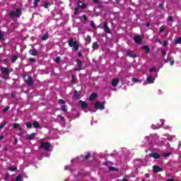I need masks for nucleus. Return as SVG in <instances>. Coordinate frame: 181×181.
I'll list each match as a JSON object with an SVG mask.
<instances>
[{
  "label": "nucleus",
  "instance_id": "1",
  "mask_svg": "<svg viewBox=\"0 0 181 181\" xmlns=\"http://www.w3.org/2000/svg\"><path fill=\"white\" fill-rule=\"evenodd\" d=\"M69 46L70 47H73L75 52H77L78 49H80V45L78 44V41H74L72 38L69 39Z\"/></svg>",
  "mask_w": 181,
  "mask_h": 181
},
{
  "label": "nucleus",
  "instance_id": "2",
  "mask_svg": "<svg viewBox=\"0 0 181 181\" xmlns=\"http://www.w3.org/2000/svg\"><path fill=\"white\" fill-rule=\"evenodd\" d=\"M10 18H13L16 16V18H20L21 15H22V10L21 8H17L16 11H11L9 13Z\"/></svg>",
  "mask_w": 181,
  "mask_h": 181
},
{
  "label": "nucleus",
  "instance_id": "3",
  "mask_svg": "<svg viewBox=\"0 0 181 181\" xmlns=\"http://www.w3.org/2000/svg\"><path fill=\"white\" fill-rule=\"evenodd\" d=\"M27 78H25L24 83L28 86L32 87L34 84L35 81H33V78L30 77V76H26Z\"/></svg>",
  "mask_w": 181,
  "mask_h": 181
},
{
  "label": "nucleus",
  "instance_id": "4",
  "mask_svg": "<svg viewBox=\"0 0 181 181\" xmlns=\"http://www.w3.org/2000/svg\"><path fill=\"white\" fill-rule=\"evenodd\" d=\"M13 129H19L20 132L18 133L19 136H22L25 132H23V129H22V127H21V124L19 123H14L13 124Z\"/></svg>",
  "mask_w": 181,
  "mask_h": 181
},
{
  "label": "nucleus",
  "instance_id": "5",
  "mask_svg": "<svg viewBox=\"0 0 181 181\" xmlns=\"http://www.w3.org/2000/svg\"><path fill=\"white\" fill-rule=\"evenodd\" d=\"M50 146H52V144H50V143L49 142H42L41 143V148L44 150V151H49L50 149Z\"/></svg>",
  "mask_w": 181,
  "mask_h": 181
},
{
  "label": "nucleus",
  "instance_id": "6",
  "mask_svg": "<svg viewBox=\"0 0 181 181\" xmlns=\"http://www.w3.org/2000/svg\"><path fill=\"white\" fill-rule=\"evenodd\" d=\"M95 108L96 110H105V106L104 105V103L100 102V101H97L95 103Z\"/></svg>",
  "mask_w": 181,
  "mask_h": 181
},
{
  "label": "nucleus",
  "instance_id": "7",
  "mask_svg": "<svg viewBox=\"0 0 181 181\" xmlns=\"http://www.w3.org/2000/svg\"><path fill=\"white\" fill-rule=\"evenodd\" d=\"M36 138V133H33L31 134H28L25 137V141H33Z\"/></svg>",
  "mask_w": 181,
  "mask_h": 181
},
{
  "label": "nucleus",
  "instance_id": "8",
  "mask_svg": "<svg viewBox=\"0 0 181 181\" xmlns=\"http://www.w3.org/2000/svg\"><path fill=\"white\" fill-rule=\"evenodd\" d=\"M148 156L150 158H153V159H160V154L156 153V152H153V153H150L148 154Z\"/></svg>",
  "mask_w": 181,
  "mask_h": 181
},
{
  "label": "nucleus",
  "instance_id": "9",
  "mask_svg": "<svg viewBox=\"0 0 181 181\" xmlns=\"http://www.w3.org/2000/svg\"><path fill=\"white\" fill-rule=\"evenodd\" d=\"M127 54L129 56V57H132V59H135L136 57V55L135 53H134V51L131 49H127Z\"/></svg>",
  "mask_w": 181,
  "mask_h": 181
},
{
  "label": "nucleus",
  "instance_id": "10",
  "mask_svg": "<svg viewBox=\"0 0 181 181\" xmlns=\"http://www.w3.org/2000/svg\"><path fill=\"white\" fill-rule=\"evenodd\" d=\"M103 29L106 33L110 34L111 30L108 27V23L105 22L103 23Z\"/></svg>",
  "mask_w": 181,
  "mask_h": 181
},
{
  "label": "nucleus",
  "instance_id": "11",
  "mask_svg": "<svg viewBox=\"0 0 181 181\" xmlns=\"http://www.w3.org/2000/svg\"><path fill=\"white\" fill-rule=\"evenodd\" d=\"M1 73L3 74H5L6 76H9V74H11V71H9V69H8V67H2Z\"/></svg>",
  "mask_w": 181,
  "mask_h": 181
},
{
  "label": "nucleus",
  "instance_id": "12",
  "mask_svg": "<svg viewBox=\"0 0 181 181\" xmlns=\"http://www.w3.org/2000/svg\"><path fill=\"white\" fill-rule=\"evenodd\" d=\"M134 40L136 43H141L142 42V37L140 35H135L134 37Z\"/></svg>",
  "mask_w": 181,
  "mask_h": 181
},
{
  "label": "nucleus",
  "instance_id": "13",
  "mask_svg": "<svg viewBox=\"0 0 181 181\" xmlns=\"http://www.w3.org/2000/svg\"><path fill=\"white\" fill-rule=\"evenodd\" d=\"M162 168L158 165L153 166V172H154V173H159V172H162Z\"/></svg>",
  "mask_w": 181,
  "mask_h": 181
},
{
  "label": "nucleus",
  "instance_id": "14",
  "mask_svg": "<svg viewBox=\"0 0 181 181\" xmlns=\"http://www.w3.org/2000/svg\"><path fill=\"white\" fill-rule=\"evenodd\" d=\"M119 83V79L118 78H115L112 81V87H117Z\"/></svg>",
  "mask_w": 181,
  "mask_h": 181
},
{
  "label": "nucleus",
  "instance_id": "15",
  "mask_svg": "<svg viewBox=\"0 0 181 181\" xmlns=\"http://www.w3.org/2000/svg\"><path fill=\"white\" fill-rule=\"evenodd\" d=\"M78 7L81 8V9H86V8H87V4L80 1L78 2Z\"/></svg>",
  "mask_w": 181,
  "mask_h": 181
},
{
  "label": "nucleus",
  "instance_id": "16",
  "mask_svg": "<svg viewBox=\"0 0 181 181\" xmlns=\"http://www.w3.org/2000/svg\"><path fill=\"white\" fill-rule=\"evenodd\" d=\"M98 97V95L95 93H92L89 96V101H94Z\"/></svg>",
  "mask_w": 181,
  "mask_h": 181
},
{
  "label": "nucleus",
  "instance_id": "17",
  "mask_svg": "<svg viewBox=\"0 0 181 181\" xmlns=\"http://www.w3.org/2000/svg\"><path fill=\"white\" fill-rule=\"evenodd\" d=\"M29 53L31 56H37L39 52H37V49H33L29 50Z\"/></svg>",
  "mask_w": 181,
  "mask_h": 181
},
{
  "label": "nucleus",
  "instance_id": "18",
  "mask_svg": "<svg viewBox=\"0 0 181 181\" xmlns=\"http://www.w3.org/2000/svg\"><path fill=\"white\" fill-rule=\"evenodd\" d=\"M146 81H147L148 84H152L155 81V78H153V77L149 76H147Z\"/></svg>",
  "mask_w": 181,
  "mask_h": 181
},
{
  "label": "nucleus",
  "instance_id": "19",
  "mask_svg": "<svg viewBox=\"0 0 181 181\" xmlns=\"http://www.w3.org/2000/svg\"><path fill=\"white\" fill-rule=\"evenodd\" d=\"M79 104L81 105V108L84 110V108H87L88 107V104H87L85 101L79 100Z\"/></svg>",
  "mask_w": 181,
  "mask_h": 181
},
{
  "label": "nucleus",
  "instance_id": "20",
  "mask_svg": "<svg viewBox=\"0 0 181 181\" xmlns=\"http://www.w3.org/2000/svg\"><path fill=\"white\" fill-rule=\"evenodd\" d=\"M81 158H82L85 160H87V159H90V158H91V153H90V152H87V154L86 156L81 155Z\"/></svg>",
  "mask_w": 181,
  "mask_h": 181
},
{
  "label": "nucleus",
  "instance_id": "21",
  "mask_svg": "<svg viewBox=\"0 0 181 181\" xmlns=\"http://www.w3.org/2000/svg\"><path fill=\"white\" fill-rule=\"evenodd\" d=\"M141 49H143L144 50H145V52L146 54L149 53V52H151V47H149V46L148 45H144L141 47Z\"/></svg>",
  "mask_w": 181,
  "mask_h": 181
},
{
  "label": "nucleus",
  "instance_id": "22",
  "mask_svg": "<svg viewBox=\"0 0 181 181\" xmlns=\"http://www.w3.org/2000/svg\"><path fill=\"white\" fill-rule=\"evenodd\" d=\"M33 127L36 129L40 128V124H39V122L34 120L33 122Z\"/></svg>",
  "mask_w": 181,
  "mask_h": 181
},
{
  "label": "nucleus",
  "instance_id": "23",
  "mask_svg": "<svg viewBox=\"0 0 181 181\" xmlns=\"http://www.w3.org/2000/svg\"><path fill=\"white\" fill-rule=\"evenodd\" d=\"M98 47H99L98 42H95L93 43L92 48H93V51L98 50Z\"/></svg>",
  "mask_w": 181,
  "mask_h": 181
},
{
  "label": "nucleus",
  "instance_id": "24",
  "mask_svg": "<svg viewBox=\"0 0 181 181\" xmlns=\"http://www.w3.org/2000/svg\"><path fill=\"white\" fill-rule=\"evenodd\" d=\"M49 39V33H46L45 35H43L41 37L42 40H47Z\"/></svg>",
  "mask_w": 181,
  "mask_h": 181
},
{
  "label": "nucleus",
  "instance_id": "25",
  "mask_svg": "<svg viewBox=\"0 0 181 181\" xmlns=\"http://www.w3.org/2000/svg\"><path fill=\"white\" fill-rule=\"evenodd\" d=\"M23 175L20 174L16 177V181H23Z\"/></svg>",
  "mask_w": 181,
  "mask_h": 181
},
{
  "label": "nucleus",
  "instance_id": "26",
  "mask_svg": "<svg viewBox=\"0 0 181 181\" xmlns=\"http://www.w3.org/2000/svg\"><path fill=\"white\" fill-rule=\"evenodd\" d=\"M16 60H18V56L13 55L11 57V63H16Z\"/></svg>",
  "mask_w": 181,
  "mask_h": 181
},
{
  "label": "nucleus",
  "instance_id": "27",
  "mask_svg": "<svg viewBox=\"0 0 181 181\" xmlns=\"http://www.w3.org/2000/svg\"><path fill=\"white\" fill-rule=\"evenodd\" d=\"M108 168H109V170H110L111 172H118V168L115 167L109 166Z\"/></svg>",
  "mask_w": 181,
  "mask_h": 181
},
{
  "label": "nucleus",
  "instance_id": "28",
  "mask_svg": "<svg viewBox=\"0 0 181 181\" xmlns=\"http://www.w3.org/2000/svg\"><path fill=\"white\" fill-rule=\"evenodd\" d=\"M76 63H77L78 67H80V69H81L83 67V62H81V60L76 59Z\"/></svg>",
  "mask_w": 181,
  "mask_h": 181
},
{
  "label": "nucleus",
  "instance_id": "29",
  "mask_svg": "<svg viewBox=\"0 0 181 181\" xmlns=\"http://www.w3.org/2000/svg\"><path fill=\"white\" fill-rule=\"evenodd\" d=\"M18 169V168L16 167H8L7 168V170H10V172H15V170H16Z\"/></svg>",
  "mask_w": 181,
  "mask_h": 181
},
{
  "label": "nucleus",
  "instance_id": "30",
  "mask_svg": "<svg viewBox=\"0 0 181 181\" xmlns=\"http://www.w3.org/2000/svg\"><path fill=\"white\" fill-rule=\"evenodd\" d=\"M39 2H40V0H34L33 5L35 6V8L39 6Z\"/></svg>",
  "mask_w": 181,
  "mask_h": 181
},
{
  "label": "nucleus",
  "instance_id": "31",
  "mask_svg": "<svg viewBox=\"0 0 181 181\" xmlns=\"http://www.w3.org/2000/svg\"><path fill=\"white\" fill-rule=\"evenodd\" d=\"M175 45H180L181 44V37H179L177 40L175 41Z\"/></svg>",
  "mask_w": 181,
  "mask_h": 181
},
{
  "label": "nucleus",
  "instance_id": "32",
  "mask_svg": "<svg viewBox=\"0 0 181 181\" xmlns=\"http://www.w3.org/2000/svg\"><path fill=\"white\" fill-rule=\"evenodd\" d=\"M78 11H80V7L75 8L74 15H78Z\"/></svg>",
  "mask_w": 181,
  "mask_h": 181
},
{
  "label": "nucleus",
  "instance_id": "33",
  "mask_svg": "<svg viewBox=\"0 0 181 181\" xmlns=\"http://www.w3.org/2000/svg\"><path fill=\"white\" fill-rule=\"evenodd\" d=\"M62 59V58L60 57H57L54 60L55 63H57V64H59V63H60V60Z\"/></svg>",
  "mask_w": 181,
  "mask_h": 181
},
{
  "label": "nucleus",
  "instance_id": "34",
  "mask_svg": "<svg viewBox=\"0 0 181 181\" xmlns=\"http://www.w3.org/2000/svg\"><path fill=\"white\" fill-rule=\"evenodd\" d=\"M49 5H50V3H49V1H46V2L44 4V8H45V9H49Z\"/></svg>",
  "mask_w": 181,
  "mask_h": 181
},
{
  "label": "nucleus",
  "instance_id": "35",
  "mask_svg": "<svg viewBox=\"0 0 181 181\" xmlns=\"http://www.w3.org/2000/svg\"><path fill=\"white\" fill-rule=\"evenodd\" d=\"M61 110L64 111V112H67V106L63 105L61 107Z\"/></svg>",
  "mask_w": 181,
  "mask_h": 181
},
{
  "label": "nucleus",
  "instance_id": "36",
  "mask_svg": "<svg viewBox=\"0 0 181 181\" xmlns=\"http://www.w3.org/2000/svg\"><path fill=\"white\" fill-rule=\"evenodd\" d=\"M5 40V35L2 33V31L0 30V40Z\"/></svg>",
  "mask_w": 181,
  "mask_h": 181
},
{
  "label": "nucleus",
  "instance_id": "37",
  "mask_svg": "<svg viewBox=\"0 0 181 181\" xmlns=\"http://www.w3.org/2000/svg\"><path fill=\"white\" fill-rule=\"evenodd\" d=\"M10 109H11V107L6 106L3 109V112H8V111H9Z\"/></svg>",
  "mask_w": 181,
  "mask_h": 181
},
{
  "label": "nucleus",
  "instance_id": "38",
  "mask_svg": "<svg viewBox=\"0 0 181 181\" xmlns=\"http://www.w3.org/2000/svg\"><path fill=\"white\" fill-rule=\"evenodd\" d=\"M25 125H26L27 128H28V129H30V128H32L33 124L30 122H27V123H25Z\"/></svg>",
  "mask_w": 181,
  "mask_h": 181
},
{
  "label": "nucleus",
  "instance_id": "39",
  "mask_svg": "<svg viewBox=\"0 0 181 181\" xmlns=\"http://www.w3.org/2000/svg\"><path fill=\"white\" fill-rule=\"evenodd\" d=\"M58 104H60V105L66 104V101H64V100H63V99H59V100H58Z\"/></svg>",
  "mask_w": 181,
  "mask_h": 181
},
{
  "label": "nucleus",
  "instance_id": "40",
  "mask_svg": "<svg viewBox=\"0 0 181 181\" xmlns=\"http://www.w3.org/2000/svg\"><path fill=\"white\" fill-rule=\"evenodd\" d=\"M167 22H173V17L172 16H168Z\"/></svg>",
  "mask_w": 181,
  "mask_h": 181
},
{
  "label": "nucleus",
  "instance_id": "41",
  "mask_svg": "<svg viewBox=\"0 0 181 181\" xmlns=\"http://www.w3.org/2000/svg\"><path fill=\"white\" fill-rule=\"evenodd\" d=\"M28 62H30V63H35L36 59H35V58H29L28 59Z\"/></svg>",
  "mask_w": 181,
  "mask_h": 181
},
{
  "label": "nucleus",
  "instance_id": "42",
  "mask_svg": "<svg viewBox=\"0 0 181 181\" xmlns=\"http://www.w3.org/2000/svg\"><path fill=\"white\" fill-rule=\"evenodd\" d=\"M90 26L91 28H93V29H95V23L93 21H90Z\"/></svg>",
  "mask_w": 181,
  "mask_h": 181
},
{
  "label": "nucleus",
  "instance_id": "43",
  "mask_svg": "<svg viewBox=\"0 0 181 181\" xmlns=\"http://www.w3.org/2000/svg\"><path fill=\"white\" fill-rule=\"evenodd\" d=\"M160 33L165 32V26H161L159 29Z\"/></svg>",
  "mask_w": 181,
  "mask_h": 181
},
{
  "label": "nucleus",
  "instance_id": "44",
  "mask_svg": "<svg viewBox=\"0 0 181 181\" xmlns=\"http://www.w3.org/2000/svg\"><path fill=\"white\" fill-rule=\"evenodd\" d=\"M86 40V42H89V43H90V42H91V36L87 35Z\"/></svg>",
  "mask_w": 181,
  "mask_h": 181
},
{
  "label": "nucleus",
  "instance_id": "45",
  "mask_svg": "<svg viewBox=\"0 0 181 181\" xmlns=\"http://www.w3.org/2000/svg\"><path fill=\"white\" fill-rule=\"evenodd\" d=\"M150 73H153V72H156V68L155 67H152L151 69H150L149 70Z\"/></svg>",
  "mask_w": 181,
  "mask_h": 181
},
{
  "label": "nucleus",
  "instance_id": "46",
  "mask_svg": "<svg viewBox=\"0 0 181 181\" xmlns=\"http://www.w3.org/2000/svg\"><path fill=\"white\" fill-rule=\"evenodd\" d=\"M83 20L84 21V22L88 21V18H87V16L86 14L83 15Z\"/></svg>",
  "mask_w": 181,
  "mask_h": 181
},
{
  "label": "nucleus",
  "instance_id": "47",
  "mask_svg": "<svg viewBox=\"0 0 181 181\" xmlns=\"http://www.w3.org/2000/svg\"><path fill=\"white\" fill-rule=\"evenodd\" d=\"M58 117L60 118V119L62 122H64V121H65L64 117H63L62 115H58Z\"/></svg>",
  "mask_w": 181,
  "mask_h": 181
},
{
  "label": "nucleus",
  "instance_id": "48",
  "mask_svg": "<svg viewBox=\"0 0 181 181\" xmlns=\"http://www.w3.org/2000/svg\"><path fill=\"white\" fill-rule=\"evenodd\" d=\"M6 124H8V122H5L4 123L0 125V131L4 128V127H5Z\"/></svg>",
  "mask_w": 181,
  "mask_h": 181
},
{
  "label": "nucleus",
  "instance_id": "49",
  "mask_svg": "<svg viewBox=\"0 0 181 181\" xmlns=\"http://www.w3.org/2000/svg\"><path fill=\"white\" fill-rule=\"evenodd\" d=\"M79 96H80V95L78 94V93L77 91H76L74 93V98H78Z\"/></svg>",
  "mask_w": 181,
  "mask_h": 181
},
{
  "label": "nucleus",
  "instance_id": "50",
  "mask_svg": "<svg viewBox=\"0 0 181 181\" xmlns=\"http://www.w3.org/2000/svg\"><path fill=\"white\" fill-rule=\"evenodd\" d=\"M161 54H163V56H166V49H161Z\"/></svg>",
  "mask_w": 181,
  "mask_h": 181
},
{
  "label": "nucleus",
  "instance_id": "51",
  "mask_svg": "<svg viewBox=\"0 0 181 181\" xmlns=\"http://www.w3.org/2000/svg\"><path fill=\"white\" fill-rule=\"evenodd\" d=\"M9 179V173H6L4 177V180H8Z\"/></svg>",
  "mask_w": 181,
  "mask_h": 181
},
{
  "label": "nucleus",
  "instance_id": "52",
  "mask_svg": "<svg viewBox=\"0 0 181 181\" xmlns=\"http://www.w3.org/2000/svg\"><path fill=\"white\" fill-rule=\"evenodd\" d=\"M2 78H4V80H9V76H2Z\"/></svg>",
  "mask_w": 181,
  "mask_h": 181
},
{
  "label": "nucleus",
  "instance_id": "53",
  "mask_svg": "<svg viewBox=\"0 0 181 181\" xmlns=\"http://www.w3.org/2000/svg\"><path fill=\"white\" fill-rule=\"evenodd\" d=\"M133 81H134V83H138V81H139V79H138V78H133Z\"/></svg>",
  "mask_w": 181,
  "mask_h": 181
},
{
  "label": "nucleus",
  "instance_id": "54",
  "mask_svg": "<svg viewBox=\"0 0 181 181\" xmlns=\"http://www.w3.org/2000/svg\"><path fill=\"white\" fill-rule=\"evenodd\" d=\"M94 4H100V0H92Z\"/></svg>",
  "mask_w": 181,
  "mask_h": 181
},
{
  "label": "nucleus",
  "instance_id": "55",
  "mask_svg": "<svg viewBox=\"0 0 181 181\" xmlns=\"http://www.w3.org/2000/svg\"><path fill=\"white\" fill-rule=\"evenodd\" d=\"M156 42H158V43H159L160 45H162V41L159 38L156 39Z\"/></svg>",
  "mask_w": 181,
  "mask_h": 181
},
{
  "label": "nucleus",
  "instance_id": "56",
  "mask_svg": "<svg viewBox=\"0 0 181 181\" xmlns=\"http://www.w3.org/2000/svg\"><path fill=\"white\" fill-rule=\"evenodd\" d=\"M163 46H168V41L167 40H165L163 42Z\"/></svg>",
  "mask_w": 181,
  "mask_h": 181
},
{
  "label": "nucleus",
  "instance_id": "57",
  "mask_svg": "<svg viewBox=\"0 0 181 181\" xmlns=\"http://www.w3.org/2000/svg\"><path fill=\"white\" fill-rule=\"evenodd\" d=\"M158 6L160 9H163V4H159Z\"/></svg>",
  "mask_w": 181,
  "mask_h": 181
},
{
  "label": "nucleus",
  "instance_id": "58",
  "mask_svg": "<svg viewBox=\"0 0 181 181\" xmlns=\"http://www.w3.org/2000/svg\"><path fill=\"white\" fill-rule=\"evenodd\" d=\"M170 66H173V64H175V61L174 60L170 61Z\"/></svg>",
  "mask_w": 181,
  "mask_h": 181
},
{
  "label": "nucleus",
  "instance_id": "59",
  "mask_svg": "<svg viewBox=\"0 0 181 181\" xmlns=\"http://www.w3.org/2000/svg\"><path fill=\"white\" fill-rule=\"evenodd\" d=\"M78 56L79 57H83V54H81V52H78Z\"/></svg>",
  "mask_w": 181,
  "mask_h": 181
},
{
  "label": "nucleus",
  "instance_id": "60",
  "mask_svg": "<svg viewBox=\"0 0 181 181\" xmlns=\"http://www.w3.org/2000/svg\"><path fill=\"white\" fill-rule=\"evenodd\" d=\"M14 144H18V138L14 139Z\"/></svg>",
  "mask_w": 181,
  "mask_h": 181
},
{
  "label": "nucleus",
  "instance_id": "61",
  "mask_svg": "<svg viewBox=\"0 0 181 181\" xmlns=\"http://www.w3.org/2000/svg\"><path fill=\"white\" fill-rule=\"evenodd\" d=\"M145 177H150L151 175H150L148 173H146V174H145Z\"/></svg>",
  "mask_w": 181,
  "mask_h": 181
},
{
  "label": "nucleus",
  "instance_id": "62",
  "mask_svg": "<svg viewBox=\"0 0 181 181\" xmlns=\"http://www.w3.org/2000/svg\"><path fill=\"white\" fill-rule=\"evenodd\" d=\"M72 80L74 81L76 80V75H72Z\"/></svg>",
  "mask_w": 181,
  "mask_h": 181
},
{
  "label": "nucleus",
  "instance_id": "63",
  "mask_svg": "<svg viewBox=\"0 0 181 181\" xmlns=\"http://www.w3.org/2000/svg\"><path fill=\"white\" fill-rule=\"evenodd\" d=\"M5 139V136H4V135H1V136H0V140H1V139Z\"/></svg>",
  "mask_w": 181,
  "mask_h": 181
},
{
  "label": "nucleus",
  "instance_id": "64",
  "mask_svg": "<svg viewBox=\"0 0 181 181\" xmlns=\"http://www.w3.org/2000/svg\"><path fill=\"white\" fill-rule=\"evenodd\" d=\"M164 63H169V59H164Z\"/></svg>",
  "mask_w": 181,
  "mask_h": 181
}]
</instances>
